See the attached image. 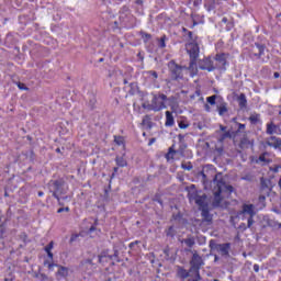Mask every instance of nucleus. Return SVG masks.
Returning <instances> with one entry per match:
<instances>
[{
	"mask_svg": "<svg viewBox=\"0 0 281 281\" xmlns=\"http://www.w3.org/2000/svg\"><path fill=\"white\" fill-rule=\"evenodd\" d=\"M259 120H260V115L258 114L249 116V122H251V124H258Z\"/></svg>",
	"mask_w": 281,
	"mask_h": 281,
	"instance_id": "nucleus-36",
	"label": "nucleus"
},
{
	"mask_svg": "<svg viewBox=\"0 0 281 281\" xmlns=\"http://www.w3.org/2000/svg\"><path fill=\"white\" fill-rule=\"evenodd\" d=\"M166 41H168V37L166 35H162L159 40V47L160 49H165L166 47Z\"/></svg>",
	"mask_w": 281,
	"mask_h": 281,
	"instance_id": "nucleus-31",
	"label": "nucleus"
},
{
	"mask_svg": "<svg viewBox=\"0 0 281 281\" xmlns=\"http://www.w3.org/2000/svg\"><path fill=\"white\" fill-rule=\"evenodd\" d=\"M155 142H156V139H155V138H151V139L149 140V146H153V144H155Z\"/></svg>",
	"mask_w": 281,
	"mask_h": 281,
	"instance_id": "nucleus-55",
	"label": "nucleus"
},
{
	"mask_svg": "<svg viewBox=\"0 0 281 281\" xmlns=\"http://www.w3.org/2000/svg\"><path fill=\"white\" fill-rule=\"evenodd\" d=\"M178 126H179V128L186 130V128H188V127L190 126V124H188V123L184 122V121H180V122L178 123Z\"/></svg>",
	"mask_w": 281,
	"mask_h": 281,
	"instance_id": "nucleus-40",
	"label": "nucleus"
},
{
	"mask_svg": "<svg viewBox=\"0 0 281 281\" xmlns=\"http://www.w3.org/2000/svg\"><path fill=\"white\" fill-rule=\"evenodd\" d=\"M239 146L240 148H249V146H251V140H249L247 136H244L239 142Z\"/></svg>",
	"mask_w": 281,
	"mask_h": 281,
	"instance_id": "nucleus-26",
	"label": "nucleus"
},
{
	"mask_svg": "<svg viewBox=\"0 0 281 281\" xmlns=\"http://www.w3.org/2000/svg\"><path fill=\"white\" fill-rule=\"evenodd\" d=\"M53 186H54V189H55V191L53 192V196H54V199H56L57 201H60V196H58V193H56V192H58L59 190H60V188L63 187V186H65V181L64 180H55L54 182H53Z\"/></svg>",
	"mask_w": 281,
	"mask_h": 281,
	"instance_id": "nucleus-16",
	"label": "nucleus"
},
{
	"mask_svg": "<svg viewBox=\"0 0 281 281\" xmlns=\"http://www.w3.org/2000/svg\"><path fill=\"white\" fill-rule=\"evenodd\" d=\"M52 249H54V241H49V244L47 246H45L44 251L46 254H49V252H52Z\"/></svg>",
	"mask_w": 281,
	"mask_h": 281,
	"instance_id": "nucleus-38",
	"label": "nucleus"
},
{
	"mask_svg": "<svg viewBox=\"0 0 281 281\" xmlns=\"http://www.w3.org/2000/svg\"><path fill=\"white\" fill-rule=\"evenodd\" d=\"M63 212H69V206L60 207L57 210V214H63Z\"/></svg>",
	"mask_w": 281,
	"mask_h": 281,
	"instance_id": "nucleus-43",
	"label": "nucleus"
},
{
	"mask_svg": "<svg viewBox=\"0 0 281 281\" xmlns=\"http://www.w3.org/2000/svg\"><path fill=\"white\" fill-rule=\"evenodd\" d=\"M40 276H41L42 280H47V277H46L45 273H42V274H40Z\"/></svg>",
	"mask_w": 281,
	"mask_h": 281,
	"instance_id": "nucleus-53",
	"label": "nucleus"
},
{
	"mask_svg": "<svg viewBox=\"0 0 281 281\" xmlns=\"http://www.w3.org/2000/svg\"><path fill=\"white\" fill-rule=\"evenodd\" d=\"M116 165L120 167V168H126L127 166V162H126V159H124V157H120L117 156L116 159Z\"/></svg>",
	"mask_w": 281,
	"mask_h": 281,
	"instance_id": "nucleus-27",
	"label": "nucleus"
},
{
	"mask_svg": "<svg viewBox=\"0 0 281 281\" xmlns=\"http://www.w3.org/2000/svg\"><path fill=\"white\" fill-rule=\"evenodd\" d=\"M186 251H190L192 254V258L190 260V273L191 276H201V267L205 266V261H203V257L196 250L187 249Z\"/></svg>",
	"mask_w": 281,
	"mask_h": 281,
	"instance_id": "nucleus-3",
	"label": "nucleus"
},
{
	"mask_svg": "<svg viewBox=\"0 0 281 281\" xmlns=\"http://www.w3.org/2000/svg\"><path fill=\"white\" fill-rule=\"evenodd\" d=\"M229 109L227 108V102L223 101L217 105V113L221 117L225 115V113H228Z\"/></svg>",
	"mask_w": 281,
	"mask_h": 281,
	"instance_id": "nucleus-19",
	"label": "nucleus"
},
{
	"mask_svg": "<svg viewBox=\"0 0 281 281\" xmlns=\"http://www.w3.org/2000/svg\"><path fill=\"white\" fill-rule=\"evenodd\" d=\"M256 47H252L249 52V57L255 58L256 60H260L262 56H265V50L267 49L266 45L255 44Z\"/></svg>",
	"mask_w": 281,
	"mask_h": 281,
	"instance_id": "nucleus-9",
	"label": "nucleus"
},
{
	"mask_svg": "<svg viewBox=\"0 0 281 281\" xmlns=\"http://www.w3.org/2000/svg\"><path fill=\"white\" fill-rule=\"evenodd\" d=\"M186 49L190 58L189 69H194V67H196V60H199V56L201 54L199 42H188L186 44Z\"/></svg>",
	"mask_w": 281,
	"mask_h": 281,
	"instance_id": "nucleus-4",
	"label": "nucleus"
},
{
	"mask_svg": "<svg viewBox=\"0 0 281 281\" xmlns=\"http://www.w3.org/2000/svg\"><path fill=\"white\" fill-rule=\"evenodd\" d=\"M232 122H233L234 124H238V117H233V119H232Z\"/></svg>",
	"mask_w": 281,
	"mask_h": 281,
	"instance_id": "nucleus-51",
	"label": "nucleus"
},
{
	"mask_svg": "<svg viewBox=\"0 0 281 281\" xmlns=\"http://www.w3.org/2000/svg\"><path fill=\"white\" fill-rule=\"evenodd\" d=\"M168 100V95L161 93L155 95L151 100V109L155 112L164 111L166 109V101Z\"/></svg>",
	"mask_w": 281,
	"mask_h": 281,
	"instance_id": "nucleus-5",
	"label": "nucleus"
},
{
	"mask_svg": "<svg viewBox=\"0 0 281 281\" xmlns=\"http://www.w3.org/2000/svg\"><path fill=\"white\" fill-rule=\"evenodd\" d=\"M227 21H228L227 18L222 19V23H227Z\"/></svg>",
	"mask_w": 281,
	"mask_h": 281,
	"instance_id": "nucleus-61",
	"label": "nucleus"
},
{
	"mask_svg": "<svg viewBox=\"0 0 281 281\" xmlns=\"http://www.w3.org/2000/svg\"><path fill=\"white\" fill-rule=\"evenodd\" d=\"M78 237H79L78 234L71 235V237H70V243H76V240H78Z\"/></svg>",
	"mask_w": 281,
	"mask_h": 281,
	"instance_id": "nucleus-45",
	"label": "nucleus"
},
{
	"mask_svg": "<svg viewBox=\"0 0 281 281\" xmlns=\"http://www.w3.org/2000/svg\"><path fill=\"white\" fill-rule=\"evenodd\" d=\"M273 77H274V78H280V72H274V74H273Z\"/></svg>",
	"mask_w": 281,
	"mask_h": 281,
	"instance_id": "nucleus-57",
	"label": "nucleus"
},
{
	"mask_svg": "<svg viewBox=\"0 0 281 281\" xmlns=\"http://www.w3.org/2000/svg\"><path fill=\"white\" fill-rule=\"evenodd\" d=\"M119 168L117 167H114L113 168V172H117Z\"/></svg>",
	"mask_w": 281,
	"mask_h": 281,
	"instance_id": "nucleus-63",
	"label": "nucleus"
},
{
	"mask_svg": "<svg viewBox=\"0 0 281 281\" xmlns=\"http://www.w3.org/2000/svg\"><path fill=\"white\" fill-rule=\"evenodd\" d=\"M258 162L265 164V165L271 164V158H269V153H267V151L262 153V154L259 156L258 160H257V164H258Z\"/></svg>",
	"mask_w": 281,
	"mask_h": 281,
	"instance_id": "nucleus-22",
	"label": "nucleus"
},
{
	"mask_svg": "<svg viewBox=\"0 0 281 281\" xmlns=\"http://www.w3.org/2000/svg\"><path fill=\"white\" fill-rule=\"evenodd\" d=\"M175 155H177V150H175V145H172L171 147H169L168 153L165 157L167 161H171L172 159H175Z\"/></svg>",
	"mask_w": 281,
	"mask_h": 281,
	"instance_id": "nucleus-25",
	"label": "nucleus"
},
{
	"mask_svg": "<svg viewBox=\"0 0 281 281\" xmlns=\"http://www.w3.org/2000/svg\"><path fill=\"white\" fill-rule=\"evenodd\" d=\"M178 139H179V148L176 151L179 153L181 157H183L186 155V148H188V144H186V135L179 134Z\"/></svg>",
	"mask_w": 281,
	"mask_h": 281,
	"instance_id": "nucleus-13",
	"label": "nucleus"
},
{
	"mask_svg": "<svg viewBox=\"0 0 281 281\" xmlns=\"http://www.w3.org/2000/svg\"><path fill=\"white\" fill-rule=\"evenodd\" d=\"M89 232H90V234H91V232H95V226H91Z\"/></svg>",
	"mask_w": 281,
	"mask_h": 281,
	"instance_id": "nucleus-58",
	"label": "nucleus"
},
{
	"mask_svg": "<svg viewBox=\"0 0 281 281\" xmlns=\"http://www.w3.org/2000/svg\"><path fill=\"white\" fill-rule=\"evenodd\" d=\"M187 191L189 203H195L199 210H201L204 221H206L207 223H212V214H210V209L207 207V195H200L199 191L196 190V186L194 184L188 187Z\"/></svg>",
	"mask_w": 281,
	"mask_h": 281,
	"instance_id": "nucleus-1",
	"label": "nucleus"
},
{
	"mask_svg": "<svg viewBox=\"0 0 281 281\" xmlns=\"http://www.w3.org/2000/svg\"><path fill=\"white\" fill-rule=\"evenodd\" d=\"M239 109H247V97L245 93H240L237 98Z\"/></svg>",
	"mask_w": 281,
	"mask_h": 281,
	"instance_id": "nucleus-20",
	"label": "nucleus"
},
{
	"mask_svg": "<svg viewBox=\"0 0 281 281\" xmlns=\"http://www.w3.org/2000/svg\"><path fill=\"white\" fill-rule=\"evenodd\" d=\"M266 146L279 150L281 153V138L277 136H270L266 139Z\"/></svg>",
	"mask_w": 281,
	"mask_h": 281,
	"instance_id": "nucleus-10",
	"label": "nucleus"
},
{
	"mask_svg": "<svg viewBox=\"0 0 281 281\" xmlns=\"http://www.w3.org/2000/svg\"><path fill=\"white\" fill-rule=\"evenodd\" d=\"M114 143L116 146H125L124 136H114Z\"/></svg>",
	"mask_w": 281,
	"mask_h": 281,
	"instance_id": "nucleus-29",
	"label": "nucleus"
},
{
	"mask_svg": "<svg viewBox=\"0 0 281 281\" xmlns=\"http://www.w3.org/2000/svg\"><path fill=\"white\" fill-rule=\"evenodd\" d=\"M201 175H202V177H203L204 180L207 179V176L205 175V172L202 171Z\"/></svg>",
	"mask_w": 281,
	"mask_h": 281,
	"instance_id": "nucleus-59",
	"label": "nucleus"
},
{
	"mask_svg": "<svg viewBox=\"0 0 281 281\" xmlns=\"http://www.w3.org/2000/svg\"><path fill=\"white\" fill-rule=\"evenodd\" d=\"M5 232H7L5 224H1L0 225V240H3V238H5Z\"/></svg>",
	"mask_w": 281,
	"mask_h": 281,
	"instance_id": "nucleus-32",
	"label": "nucleus"
},
{
	"mask_svg": "<svg viewBox=\"0 0 281 281\" xmlns=\"http://www.w3.org/2000/svg\"><path fill=\"white\" fill-rule=\"evenodd\" d=\"M254 271L255 273H258V271H260V266L258 263L254 265Z\"/></svg>",
	"mask_w": 281,
	"mask_h": 281,
	"instance_id": "nucleus-49",
	"label": "nucleus"
},
{
	"mask_svg": "<svg viewBox=\"0 0 281 281\" xmlns=\"http://www.w3.org/2000/svg\"><path fill=\"white\" fill-rule=\"evenodd\" d=\"M216 94H213L211 97L206 98V102H209V104H211V106H214V104H216Z\"/></svg>",
	"mask_w": 281,
	"mask_h": 281,
	"instance_id": "nucleus-33",
	"label": "nucleus"
},
{
	"mask_svg": "<svg viewBox=\"0 0 281 281\" xmlns=\"http://www.w3.org/2000/svg\"><path fill=\"white\" fill-rule=\"evenodd\" d=\"M4 281H14V277L5 278Z\"/></svg>",
	"mask_w": 281,
	"mask_h": 281,
	"instance_id": "nucleus-56",
	"label": "nucleus"
},
{
	"mask_svg": "<svg viewBox=\"0 0 281 281\" xmlns=\"http://www.w3.org/2000/svg\"><path fill=\"white\" fill-rule=\"evenodd\" d=\"M52 249H54V241H49V244L47 246H45L44 251L46 254H49V252H52Z\"/></svg>",
	"mask_w": 281,
	"mask_h": 281,
	"instance_id": "nucleus-37",
	"label": "nucleus"
},
{
	"mask_svg": "<svg viewBox=\"0 0 281 281\" xmlns=\"http://www.w3.org/2000/svg\"><path fill=\"white\" fill-rule=\"evenodd\" d=\"M47 257L49 258L50 262H54V252H46Z\"/></svg>",
	"mask_w": 281,
	"mask_h": 281,
	"instance_id": "nucleus-48",
	"label": "nucleus"
},
{
	"mask_svg": "<svg viewBox=\"0 0 281 281\" xmlns=\"http://www.w3.org/2000/svg\"><path fill=\"white\" fill-rule=\"evenodd\" d=\"M213 181L215 183V187L213 189V205L215 207H218L221 205V201H223V198L221 196V194H223V189L225 188L226 191H228V194H232V192H234V187L225 184V181L223 179L218 180L216 176L214 177Z\"/></svg>",
	"mask_w": 281,
	"mask_h": 281,
	"instance_id": "nucleus-2",
	"label": "nucleus"
},
{
	"mask_svg": "<svg viewBox=\"0 0 281 281\" xmlns=\"http://www.w3.org/2000/svg\"><path fill=\"white\" fill-rule=\"evenodd\" d=\"M196 25H199V22H196L195 20H193L192 25H190V30H194V27H196Z\"/></svg>",
	"mask_w": 281,
	"mask_h": 281,
	"instance_id": "nucleus-50",
	"label": "nucleus"
},
{
	"mask_svg": "<svg viewBox=\"0 0 281 281\" xmlns=\"http://www.w3.org/2000/svg\"><path fill=\"white\" fill-rule=\"evenodd\" d=\"M143 126H146V128H153V117L150 115H145L142 120Z\"/></svg>",
	"mask_w": 281,
	"mask_h": 281,
	"instance_id": "nucleus-23",
	"label": "nucleus"
},
{
	"mask_svg": "<svg viewBox=\"0 0 281 281\" xmlns=\"http://www.w3.org/2000/svg\"><path fill=\"white\" fill-rule=\"evenodd\" d=\"M57 269V276H60L61 278H67L69 276V268L58 265Z\"/></svg>",
	"mask_w": 281,
	"mask_h": 281,
	"instance_id": "nucleus-21",
	"label": "nucleus"
},
{
	"mask_svg": "<svg viewBox=\"0 0 281 281\" xmlns=\"http://www.w3.org/2000/svg\"><path fill=\"white\" fill-rule=\"evenodd\" d=\"M181 168L182 170H192L193 166L192 162H182Z\"/></svg>",
	"mask_w": 281,
	"mask_h": 281,
	"instance_id": "nucleus-35",
	"label": "nucleus"
},
{
	"mask_svg": "<svg viewBox=\"0 0 281 281\" xmlns=\"http://www.w3.org/2000/svg\"><path fill=\"white\" fill-rule=\"evenodd\" d=\"M265 199H266L265 195L259 196V201H265Z\"/></svg>",
	"mask_w": 281,
	"mask_h": 281,
	"instance_id": "nucleus-62",
	"label": "nucleus"
},
{
	"mask_svg": "<svg viewBox=\"0 0 281 281\" xmlns=\"http://www.w3.org/2000/svg\"><path fill=\"white\" fill-rule=\"evenodd\" d=\"M167 236H175V226H170L167 231Z\"/></svg>",
	"mask_w": 281,
	"mask_h": 281,
	"instance_id": "nucleus-42",
	"label": "nucleus"
},
{
	"mask_svg": "<svg viewBox=\"0 0 281 281\" xmlns=\"http://www.w3.org/2000/svg\"><path fill=\"white\" fill-rule=\"evenodd\" d=\"M56 153H60V148H56Z\"/></svg>",
	"mask_w": 281,
	"mask_h": 281,
	"instance_id": "nucleus-64",
	"label": "nucleus"
},
{
	"mask_svg": "<svg viewBox=\"0 0 281 281\" xmlns=\"http://www.w3.org/2000/svg\"><path fill=\"white\" fill-rule=\"evenodd\" d=\"M240 214L248 215L247 227L254 225V216H256V206L254 204H243Z\"/></svg>",
	"mask_w": 281,
	"mask_h": 281,
	"instance_id": "nucleus-6",
	"label": "nucleus"
},
{
	"mask_svg": "<svg viewBox=\"0 0 281 281\" xmlns=\"http://www.w3.org/2000/svg\"><path fill=\"white\" fill-rule=\"evenodd\" d=\"M177 276L181 280H186V278H192V272H190V269L188 271L183 267H178Z\"/></svg>",
	"mask_w": 281,
	"mask_h": 281,
	"instance_id": "nucleus-17",
	"label": "nucleus"
},
{
	"mask_svg": "<svg viewBox=\"0 0 281 281\" xmlns=\"http://www.w3.org/2000/svg\"><path fill=\"white\" fill-rule=\"evenodd\" d=\"M182 34L183 36L188 38L189 43H196L199 42V36L194 35V33L192 31H189L186 27H182Z\"/></svg>",
	"mask_w": 281,
	"mask_h": 281,
	"instance_id": "nucleus-15",
	"label": "nucleus"
},
{
	"mask_svg": "<svg viewBox=\"0 0 281 281\" xmlns=\"http://www.w3.org/2000/svg\"><path fill=\"white\" fill-rule=\"evenodd\" d=\"M182 243H184V245H187V247H189V249H192L195 245L194 238H192V237L183 239Z\"/></svg>",
	"mask_w": 281,
	"mask_h": 281,
	"instance_id": "nucleus-28",
	"label": "nucleus"
},
{
	"mask_svg": "<svg viewBox=\"0 0 281 281\" xmlns=\"http://www.w3.org/2000/svg\"><path fill=\"white\" fill-rule=\"evenodd\" d=\"M200 69L202 71H214L216 67H214V63L210 58H205L200 61Z\"/></svg>",
	"mask_w": 281,
	"mask_h": 281,
	"instance_id": "nucleus-11",
	"label": "nucleus"
},
{
	"mask_svg": "<svg viewBox=\"0 0 281 281\" xmlns=\"http://www.w3.org/2000/svg\"><path fill=\"white\" fill-rule=\"evenodd\" d=\"M165 115H166L165 126H167V127L175 126V116L172 115V112L166 111Z\"/></svg>",
	"mask_w": 281,
	"mask_h": 281,
	"instance_id": "nucleus-18",
	"label": "nucleus"
},
{
	"mask_svg": "<svg viewBox=\"0 0 281 281\" xmlns=\"http://www.w3.org/2000/svg\"><path fill=\"white\" fill-rule=\"evenodd\" d=\"M171 78L173 80H183V67L175 63V60L169 61L168 64Z\"/></svg>",
	"mask_w": 281,
	"mask_h": 281,
	"instance_id": "nucleus-7",
	"label": "nucleus"
},
{
	"mask_svg": "<svg viewBox=\"0 0 281 281\" xmlns=\"http://www.w3.org/2000/svg\"><path fill=\"white\" fill-rule=\"evenodd\" d=\"M44 267H47L48 271H54V267L58 268V265L57 263H53V261L45 260L44 261Z\"/></svg>",
	"mask_w": 281,
	"mask_h": 281,
	"instance_id": "nucleus-30",
	"label": "nucleus"
},
{
	"mask_svg": "<svg viewBox=\"0 0 281 281\" xmlns=\"http://www.w3.org/2000/svg\"><path fill=\"white\" fill-rule=\"evenodd\" d=\"M142 38L143 41H145V43H148V41L153 38V35H150L149 33H143Z\"/></svg>",
	"mask_w": 281,
	"mask_h": 281,
	"instance_id": "nucleus-39",
	"label": "nucleus"
},
{
	"mask_svg": "<svg viewBox=\"0 0 281 281\" xmlns=\"http://www.w3.org/2000/svg\"><path fill=\"white\" fill-rule=\"evenodd\" d=\"M237 126H238V131H245L246 128V125L243 123H238Z\"/></svg>",
	"mask_w": 281,
	"mask_h": 281,
	"instance_id": "nucleus-47",
	"label": "nucleus"
},
{
	"mask_svg": "<svg viewBox=\"0 0 281 281\" xmlns=\"http://www.w3.org/2000/svg\"><path fill=\"white\" fill-rule=\"evenodd\" d=\"M238 137V131H234V132H224L221 136H220V142H225V139H233L234 144L236 145V143Z\"/></svg>",
	"mask_w": 281,
	"mask_h": 281,
	"instance_id": "nucleus-12",
	"label": "nucleus"
},
{
	"mask_svg": "<svg viewBox=\"0 0 281 281\" xmlns=\"http://www.w3.org/2000/svg\"><path fill=\"white\" fill-rule=\"evenodd\" d=\"M147 74H148V76H153V78L155 80H157L159 78V75L155 70H149Z\"/></svg>",
	"mask_w": 281,
	"mask_h": 281,
	"instance_id": "nucleus-41",
	"label": "nucleus"
},
{
	"mask_svg": "<svg viewBox=\"0 0 281 281\" xmlns=\"http://www.w3.org/2000/svg\"><path fill=\"white\" fill-rule=\"evenodd\" d=\"M16 87L20 89V91H30V88H27L25 86V83L19 81V82H15Z\"/></svg>",
	"mask_w": 281,
	"mask_h": 281,
	"instance_id": "nucleus-34",
	"label": "nucleus"
},
{
	"mask_svg": "<svg viewBox=\"0 0 281 281\" xmlns=\"http://www.w3.org/2000/svg\"><path fill=\"white\" fill-rule=\"evenodd\" d=\"M136 3H137V5H142V3H144V1L137 0Z\"/></svg>",
	"mask_w": 281,
	"mask_h": 281,
	"instance_id": "nucleus-60",
	"label": "nucleus"
},
{
	"mask_svg": "<svg viewBox=\"0 0 281 281\" xmlns=\"http://www.w3.org/2000/svg\"><path fill=\"white\" fill-rule=\"evenodd\" d=\"M220 128H221V131H223L224 133H226V131H227V127H225V126H223V125H221Z\"/></svg>",
	"mask_w": 281,
	"mask_h": 281,
	"instance_id": "nucleus-52",
	"label": "nucleus"
},
{
	"mask_svg": "<svg viewBox=\"0 0 281 281\" xmlns=\"http://www.w3.org/2000/svg\"><path fill=\"white\" fill-rule=\"evenodd\" d=\"M229 249H231L229 243L220 245V251H221L222 256H229Z\"/></svg>",
	"mask_w": 281,
	"mask_h": 281,
	"instance_id": "nucleus-24",
	"label": "nucleus"
},
{
	"mask_svg": "<svg viewBox=\"0 0 281 281\" xmlns=\"http://www.w3.org/2000/svg\"><path fill=\"white\" fill-rule=\"evenodd\" d=\"M266 133L267 135H281V128L276 123L270 122L267 124Z\"/></svg>",
	"mask_w": 281,
	"mask_h": 281,
	"instance_id": "nucleus-14",
	"label": "nucleus"
},
{
	"mask_svg": "<svg viewBox=\"0 0 281 281\" xmlns=\"http://www.w3.org/2000/svg\"><path fill=\"white\" fill-rule=\"evenodd\" d=\"M20 238L22 239V241L27 243V233H22L20 235Z\"/></svg>",
	"mask_w": 281,
	"mask_h": 281,
	"instance_id": "nucleus-44",
	"label": "nucleus"
},
{
	"mask_svg": "<svg viewBox=\"0 0 281 281\" xmlns=\"http://www.w3.org/2000/svg\"><path fill=\"white\" fill-rule=\"evenodd\" d=\"M229 53H217L214 57V60L217 63L218 68L223 69L224 71L229 67Z\"/></svg>",
	"mask_w": 281,
	"mask_h": 281,
	"instance_id": "nucleus-8",
	"label": "nucleus"
},
{
	"mask_svg": "<svg viewBox=\"0 0 281 281\" xmlns=\"http://www.w3.org/2000/svg\"><path fill=\"white\" fill-rule=\"evenodd\" d=\"M44 195H45V193L43 191L37 192V196H44Z\"/></svg>",
	"mask_w": 281,
	"mask_h": 281,
	"instance_id": "nucleus-54",
	"label": "nucleus"
},
{
	"mask_svg": "<svg viewBox=\"0 0 281 281\" xmlns=\"http://www.w3.org/2000/svg\"><path fill=\"white\" fill-rule=\"evenodd\" d=\"M135 245H139V240L130 243V245H128L130 249H133V247H135Z\"/></svg>",
	"mask_w": 281,
	"mask_h": 281,
	"instance_id": "nucleus-46",
	"label": "nucleus"
}]
</instances>
